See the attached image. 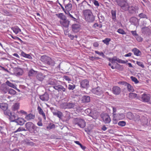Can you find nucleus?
I'll return each instance as SVG.
<instances>
[{
  "instance_id": "nucleus-1",
  "label": "nucleus",
  "mask_w": 151,
  "mask_h": 151,
  "mask_svg": "<svg viewBox=\"0 0 151 151\" xmlns=\"http://www.w3.org/2000/svg\"><path fill=\"white\" fill-rule=\"evenodd\" d=\"M85 20L89 22H94L95 17L91 11L89 9L84 10L83 12Z\"/></svg>"
},
{
  "instance_id": "nucleus-2",
  "label": "nucleus",
  "mask_w": 151,
  "mask_h": 151,
  "mask_svg": "<svg viewBox=\"0 0 151 151\" xmlns=\"http://www.w3.org/2000/svg\"><path fill=\"white\" fill-rule=\"evenodd\" d=\"M25 128L31 133L36 134L38 127L32 122H28L25 124Z\"/></svg>"
},
{
  "instance_id": "nucleus-3",
  "label": "nucleus",
  "mask_w": 151,
  "mask_h": 151,
  "mask_svg": "<svg viewBox=\"0 0 151 151\" xmlns=\"http://www.w3.org/2000/svg\"><path fill=\"white\" fill-rule=\"evenodd\" d=\"M40 60L44 63L51 66H54L55 64V63L53 59L46 55L41 56Z\"/></svg>"
},
{
  "instance_id": "nucleus-4",
  "label": "nucleus",
  "mask_w": 151,
  "mask_h": 151,
  "mask_svg": "<svg viewBox=\"0 0 151 151\" xmlns=\"http://www.w3.org/2000/svg\"><path fill=\"white\" fill-rule=\"evenodd\" d=\"M117 4L124 11H126L129 4L127 0H116Z\"/></svg>"
},
{
  "instance_id": "nucleus-5",
  "label": "nucleus",
  "mask_w": 151,
  "mask_h": 151,
  "mask_svg": "<svg viewBox=\"0 0 151 151\" xmlns=\"http://www.w3.org/2000/svg\"><path fill=\"white\" fill-rule=\"evenodd\" d=\"M63 84L64 85H65L66 87L65 88H64L62 85L58 84H57V86H53V88L59 92L62 93L64 92L66 94H67L68 92L67 89V85L65 83H63L62 84Z\"/></svg>"
},
{
  "instance_id": "nucleus-6",
  "label": "nucleus",
  "mask_w": 151,
  "mask_h": 151,
  "mask_svg": "<svg viewBox=\"0 0 151 151\" xmlns=\"http://www.w3.org/2000/svg\"><path fill=\"white\" fill-rule=\"evenodd\" d=\"M74 122L75 124L78 125L81 128H84L85 127L86 122L83 119L80 118H75Z\"/></svg>"
},
{
  "instance_id": "nucleus-7",
  "label": "nucleus",
  "mask_w": 151,
  "mask_h": 151,
  "mask_svg": "<svg viewBox=\"0 0 151 151\" xmlns=\"http://www.w3.org/2000/svg\"><path fill=\"white\" fill-rule=\"evenodd\" d=\"M150 96L149 94L144 93L141 96H138V98L144 102H148L150 100Z\"/></svg>"
},
{
  "instance_id": "nucleus-8",
  "label": "nucleus",
  "mask_w": 151,
  "mask_h": 151,
  "mask_svg": "<svg viewBox=\"0 0 151 151\" xmlns=\"http://www.w3.org/2000/svg\"><path fill=\"white\" fill-rule=\"evenodd\" d=\"M127 9L126 11L128 10L129 14H136V11L138 9V7L136 6H129L128 4Z\"/></svg>"
},
{
  "instance_id": "nucleus-9",
  "label": "nucleus",
  "mask_w": 151,
  "mask_h": 151,
  "mask_svg": "<svg viewBox=\"0 0 151 151\" xmlns=\"http://www.w3.org/2000/svg\"><path fill=\"white\" fill-rule=\"evenodd\" d=\"M75 106L74 103L71 102L68 103H63L60 105V106L62 108L65 109H70L73 108Z\"/></svg>"
},
{
  "instance_id": "nucleus-10",
  "label": "nucleus",
  "mask_w": 151,
  "mask_h": 151,
  "mask_svg": "<svg viewBox=\"0 0 151 151\" xmlns=\"http://www.w3.org/2000/svg\"><path fill=\"white\" fill-rule=\"evenodd\" d=\"M91 91L93 93L98 96H101L103 95V91L99 87L93 88Z\"/></svg>"
},
{
  "instance_id": "nucleus-11",
  "label": "nucleus",
  "mask_w": 151,
  "mask_h": 151,
  "mask_svg": "<svg viewBox=\"0 0 151 151\" xmlns=\"http://www.w3.org/2000/svg\"><path fill=\"white\" fill-rule=\"evenodd\" d=\"M81 88L87 89L90 86L89 81L87 79H84L81 81L80 82Z\"/></svg>"
},
{
  "instance_id": "nucleus-12",
  "label": "nucleus",
  "mask_w": 151,
  "mask_h": 151,
  "mask_svg": "<svg viewBox=\"0 0 151 151\" xmlns=\"http://www.w3.org/2000/svg\"><path fill=\"white\" fill-rule=\"evenodd\" d=\"M59 22L61 26L63 28H64L68 29L69 25L70 22V21L66 19L60 21Z\"/></svg>"
},
{
  "instance_id": "nucleus-13",
  "label": "nucleus",
  "mask_w": 151,
  "mask_h": 151,
  "mask_svg": "<svg viewBox=\"0 0 151 151\" xmlns=\"http://www.w3.org/2000/svg\"><path fill=\"white\" fill-rule=\"evenodd\" d=\"M101 116L103 121L105 123L108 124L111 122V118L108 114H104L101 115Z\"/></svg>"
},
{
  "instance_id": "nucleus-14",
  "label": "nucleus",
  "mask_w": 151,
  "mask_h": 151,
  "mask_svg": "<svg viewBox=\"0 0 151 151\" xmlns=\"http://www.w3.org/2000/svg\"><path fill=\"white\" fill-rule=\"evenodd\" d=\"M14 73L17 76L22 75L23 70L22 69L19 68H15L13 69Z\"/></svg>"
},
{
  "instance_id": "nucleus-15",
  "label": "nucleus",
  "mask_w": 151,
  "mask_h": 151,
  "mask_svg": "<svg viewBox=\"0 0 151 151\" xmlns=\"http://www.w3.org/2000/svg\"><path fill=\"white\" fill-rule=\"evenodd\" d=\"M80 27L81 25L79 24H74L71 26L72 30L74 32H77L79 31Z\"/></svg>"
},
{
  "instance_id": "nucleus-16",
  "label": "nucleus",
  "mask_w": 151,
  "mask_h": 151,
  "mask_svg": "<svg viewBox=\"0 0 151 151\" xmlns=\"http://www.w3.org/2000/svg\"><path fill=\"white\" fill-rule=\"evenodd\" d=\"M39 98L43 101H47L49 99V95L47 92H45L44 94L40 95Z\"/></svg>"
},
{
  "instance_id": "nucleus-17",
  "label": "nucleus",
  "mask_w": 151,
  "mask_h": 151,
  "mask_svg": "<svg viewBox=\"0 0 151 151\" xmlns=\"http://www.w3.org/2000/svg\"><path fill=\"white\" fill-rule=\"evenodd\" d=\"M112 93L115 95H119L121 92V88L117 86H114L112 88Z\"/></svg>"
},
{
  "instance_id": "nucleus-18",
  "label": "nucleus",
  "mask_w": 151,
  "mask_h": 151,
  "mask_svg": "<svg viewBox=\"0 0 151 151\" xmlns=\"http://www.w3.org/2000/svg\"><path fill=\"white\" fill-rule=\"evenodd\" d=\"M9 88L5 84H2L0 87V90L2 93H6L8 92Z\"/></svg>"
},
{
  "instance_id": "nucleus-19",
  "label": "nucleus",
  "mask_w": 151,
  "mask_h": 151,
  "mask_svg": "<svg viewBox=\"0 0 151 151\" xmlns=\"http://www.w3.org/2000/svg\"><path fill=\"white\" fill-rule=\"evenodd\" d=\"M65 10L64 11V12L65 14L67 13H68L69 12L71 11L72 8V5L69 2L68 4H65Z\"/></svg>"
},
{
  "instance_id": "nucleus-20",
  "label": "nucleus",
  "mask_w": 151,
  "mask_h": 151,
  "mask_svg": "<svg viewBox=\"0 0 151 151\" xmlns=\"http://www.w3.org/2000/svg\"><path fill=\"white\" fill-rule=\"evenodd\" d=\"M26 121L23 118H18L16 119L14 122L16 123L17 124L20 125H23Z\"/></svg>"
},
{
  "instance_id": "nucleus-21",
  "label": "nucleus",
  "mask_w": 151,
  "mask_h": 151,
  "mask_svg": "<svg viewBox=\"0 0 151 151\" xmlns=\"http://www.w3.org/2000/svg\"><path fill=\"white\" fill-rule=\"evenodd\" d=\"M113 117L114 119H115V120H121L124 118V115L122 113H118L116 114H114Z\"/></svg>"
},
{
  "instance_id": "nucleus-22",
  "label": "nucleus",
  "mask_w": 151,
  "mask_h": 151,
  "mask_svg": "<svg viewBox=\"0 0 151 151\" xmlns=\"http://www.w3.org/2000/svg\"><path fill=\"white\" fill-rule=\"evenodd\" d=\"M35 118V115L31 113L26 114L24 119L27 121H29L32 119H34Z\"/></svg>"
},
{
  "instance_id": "nucleus-23",
  "label": "nucleus",
  "mask_w": 151,
  "mask_h": 151,
  "mask_svg": "<svg viewBox=\"0 0 151 151\" xmlns=\"http://www.w3.org/2000/svg\"><path fill=\"white\" fill-rule=\"evenodd\" d=\"M37 79L38 81H42L45 77V76L41 73L37 74L36 76Z\"/></svg>"
},
{
  "instance_id": "nucleus-24",
  "label": "nucleus",
  "mask_w": 151,
  "mask_h": 151,
  "mask_svg": "<svg viewBox=\"0 0 151 151\" xmlns=\"http://www.w3.org/2000/svg\"><path fill=\"white\" fill-rule=\"evenodd\" d=\"M139 20L136 17H132L130 20L131 23L135 26H137L139 24Z\"/></svg>"
},
{
  "instance_id": "nucleus-25",
  "label": "nucleus",
  "mask_w": 151,
  "mask_h": 151,
  "mask_svg": "<svg viewBox=\"0 0 151 151\" xmlns=\"http://www.w3.org/2000/svg\"><path fill=\"white\" fill-rule=\"evenodd\" d=\"M82 101L84 103L89 102L90 101V97L88 96H83L82 98Z\"/></svg>"
},
{
  "instance_id": "nucleus-26",
  "label": "nucleus",
  "mask_w": 151,
  "mask_h": 151,
  "mask_svg": "<svg viewBox=\"0 0 151 151\" xmlns=\"http://www.w3.org/2000/svg\"><path fill=\"white\" fill-rule=\"evenodd\" d=\"M132 51L133 52L134 54L137 56H140L142 55L141 52L137 48H133L132 50Z\"/></svg>"
},
{
  "instance_id": "nucleus-27",
  "label": "nucleus",
  "mask_w": 151,
  "mask_h": 151,
  "mask_svg": "<svg viewBox=\"0 0 151 151\" xmlns=\"http://www.w3.org/2000/svg\"><path fill=\"white\" fill-rule=\"evenodd\" d=\"M48 84L53 86V87L57 86L58 84L57 81L55 79H50L49 80Z\"/></svg>"
},
{
  "instance_id": "nucleus-28",
  "label": "nucleus",
  "mask_w": 151,
  "mask_h": 151,
  "mask_svg": "<svg viewBox=\"0 0 151 151\" xmlns=\"http://www.w3.org/2000/svg\"><path fill=\"white\" fill-rule=\"evenodd\" d=\"M21 56L27 58L30 60H32L33 58L29 54H27L23 51H22L21 53Z\"/></svg>"
},
{
  "instance_id": "nucleus-29",
  "label": "nucleus",
  "mask_w": 151,
  "mask_h": 151,
  "mask_svg": "<svg viewBox=\"0 0 151 151\" xmlns=\"http://www.w3.org/2000/svg\"><path fill=\"white\" fill-rule=\"evenodd\" d=\"M19 103H16L14 104L12 106V110L13 111H17L19 108Z\"/></svg>"
},
{
  "instance_id": "nucleus-30",
  "label": "nucleus",
  "mask_w": 151,
  "mask_h": 151,
  "mask_svg": "<svg viewBox=\"0 0 151 151\" xmlns=\"http://www.w3.org/2000/svg\"><path fill=\"white\" fill-rule=\"evenodd\" d=\"M8 104L6 103H0V108L3 110L4 111L6 110L8 108Z\"/></svg>"
},
{
  "instance_id": "nucleus-31",
  "label": "nucleus",
  "mask_w": 151,
  "mask_h": 151,
  "mask_svg": "<svg viewBox=\"0 0 151 151\" xmlns=\"http://www.w3.org/2000/svg\"><path fill=\"white\" fill-rule=\"evenodd\" d=\"M37 71L34 70L33 69H31L28 73V75L29 77L35 76L37 73Z\"/></svg>"
},
{
  "instance_id": "nucleus-32",
  "label": "nucleus",
  "mask_w": 151,
  "mask_h": 151,
  "mask_svg": "<svg viewBox=\"0 0 151 151\" xmlns=\"http://www.w3.org/2000/svg\"><path fill=\"white\" fill-rule=\"evenodd\" d=\"M7 117L11 122H14L16 119V116L14 113L11 112V115H9V116Z\"/></svg>"
},
{
  "instance_id": "nucleus-33",
  "label": "nucleus",
  "mask_w": 151,
  "mask_h": 151,
  "mask_svg": "<svg viewBox=\"0 0 151 151\" xmlns=\"http://www.w3.org/2000/svg\"><path fill=\"white\" fill-rule=\"evenodd\" d=\"M56 15L60 19V21L63 20L67 19L66 17L63 13L57 14Z\"/></svg>"
},
{
  "instance_id": "nucleus-34",
  "label": "nucleus",
  "mask_w": 151,
  "mask_h": 151,
  "mask_svg": "<svg viewBox=\"0 0 151 151\" xmlns=\"http://www.w3.org/2000/svg\"><path fill=\"white\" fill-rule=\"evenodd\" d=\"M11 29L16 34H17L19 32L21 31V30L17 26H15L12 27Z\"/></svg>"
},
{
  "instance_id": "nucleus-35",
  "label": "nucleus",
  "mask_w": 151,
  "mask_h": 151,
  "mask_svg": "<svg viewBox=\"0 0 151 151\" xmlns=\"http://www.w3.org/2000/svg\"><path fill=\"white\" fill-rule=\"evenodd\" d=\"M111 13L112 16V20L114 22H116V11L112 10L111 11Z\"/></svg>"
},
{
  "instance_id": "nucleus-36",
  "label": "nucleus",
  "mask_w": 151,
  "mask_h": 151,
  "mask_svg": "<svg viewBox=\"0 0 151 151\" xmlns=\"http://www.w3.org/2000/svg\"><path fill=\"white\" fill-rule=\"evenodd\" d=\"M141 122L142 124L143 125H147L148 122L147 118L145 117H143L141 118Z\"/></svg>"
},
{
  "instance_id": "nucleus-37",
  "label": "nucleus",
  "mask_w": 151,
  "mask_h": 151,
  "mask_svg": "<svg viewBox=\"0 0 151 151\" xmlns=\"http://www.w3.org/2000/svg\"><path fill=\"white\" fill-rule=\"evenodd\" d=\"M6 86L14 88H16V85H14L13 83L9 82V81H7L6 82Z\"/></svg>"
},
{
  "instance_id": "nucleus-38",
  "label": "nucleus",
  "mask_w": 151,
  "mask_h": 151,
  "mask_svg": "<svg viewBox=\"0 0 151 151\" xmlns=\"http://www.w3.org/2000/svg\"><path fill=\"white\" fill-rule=\"evenodd\" d=\"M52 113L53 115L57 116L60 119L62 117L63 114L61 111H58L57 112H52Z\"/></svg>"
},
{
  "instance_id": "nucleus-39",
  "label": "nucleus",
  "mask_w": 151,
  "mask_h": 151,
  "mask_svg": "<svg viewBox=\"0 0 151 151\" xmlns=\"http://www.w3.org/2000/svg\"><path fill=\"white\" fill-rule=\"evenodd\" d=\"M126 86L129 92H133L134 91V90L133 87L130 84L128 83Z\"/></svg>"
},
{
  "instance_id": "nucleus-40",
  "label": "nucleus",
  "mask_w": 151,
  "mask_h": 151,
  "mask_svg": "<svg viewBox=\"0 0 151 151\" xmlns=\"http://www.w3.org/2000/svg\"><path fill=\"white\" fill-rule=\"evenodd\" d=\"M98 17L100 23H101L104 21L105 18L100 13L98 14Z\"/></svg>"
},
{
  "instance_id": "nucleus-41",
  "label": "nucleus",
  "mask_w": 151,
  "mask_h": 151,
  "mask_svg": "<svg viewBox=\"0 0 151 151\" xmlns=\"http://www.w3.org/2000/svg\"><path fill=\"white\" fill-rule=\"evenodd\" d=\"M24 143L25 144H26L27 145L29 146H34L35 145V143L31 141H29L27 139H25L24 140Z\"/></svg>"
},
{
  "instance_id": "nucleus-42",
  "label": "nucleus",
  "mask_w": 151,
  "mask_h": 151,
  "mask_svg": "<svg viewBox=\"0 0 151 151\" xmlns=\"http://www.w3.org/2000/svg\"><path fill=\"white\" fill-rule=\"evenodd\" d=\"M55 128V125L52 123H50L48 126L47 127V129L48 130H50L52 129Z\"/></svg>"
},
{
  "instance_id": "nucleus-43",
  "label": "nucleus",
  "mask_w": 151,
  "mask_h": 151,
  "mask_svg": "<svg viewBox=\"0 0 151 151\" xmlns=\"http://www.w3.org/2000/svg\"><path fill=\"white\" fill-rule=\"evenodd\" d=\"M137 94L135 93H129V98L131 99H134L137 97Z\"/></svg>"
},
{
  "instance_id": "nucleus-44",
  "label": "nucleus",
  "mask_w": 151,
  "mask_h": 151,
  "mask_svg": "<svg viewBox=\"0 0 151 151\" xmlns=\"http://www.w3.org/2000/svg\"><path fill=\"white\" fill-rule=\"evenodd\" d=\"M8 92V94H10L11 95H14L16 93V91L12 88H9Z\"/></svg>"
},
{
  "instance_id": "nucleus-45",
  "label": "nucleus",
  "mask_w": 151,
  "mask_h": 151,
  "mask_svg": "<svg viewBox=\"0 0 151 151\" xmlns=\"http://www.w3.org/2000/svg\"><path fill=\"white\" fill-rule=\"evenodd\" d=\"M2 13L4 15L6 16H9L11 15V13L7 10L5 9H2L1 10Z\"/></svg>"
},
{
  "instance_id": "nucleus-46",
  "label": "nucleus",
  "mask_w": 151,
  "mask_h": 151,
  "mask_svg": "<svg viewBox=\"0 0 151 151\" xmlns=\"http://www.w3.org/2000/svg\"><path fill=\"white\" fill-rule=\"evenodd\" d=\"M111 39L110 38H106L102 40V42L107 45L109 44V42L111 41Z\"/></svg>"
},
{
  "instance_id": "nucleus-47",
  "label": "nucleus",
  "mask_w": 151,
  "mask_h": 151,
  "mask_svg": "<svg viewBox=\"0 0 151 151\" xmlns=\"http://www.w3.org/2000/svg\"><path fill=\"white\" fill-rule=\"evenodd\" d=\"M11 111L8 109L4 111V114L5 115L7 116L8 117L9 116V115H11Z\"/></svg>"
},
{
  "instance_id": "nucleus-48",
  "label": "nucleus",
  "mask_w": 151,
  "mask_h": 151,
  "mask_svg": "<svg viewBox=\"0 0 151 151\" xmlns=\"http://www.w3.org/2000/svg\"><path fill=\"white\" fill-rule=\"evenodd\" d=\"M130 78L132 81L134 82L136 84L138 83L139 82L137 78L135 77L132 76L130 77Z\"/></svg>"
},
{
  "instance_id": "nucleus-49",
  "label": "nucleus",
  "mask_w": 151,
  "mask_h": 151,
  "mask_svg": "<svg viewBox=\"0 0 151 151\" xmlns=\"http://www.w3.org/2000/svg\"><path fill=\"white\" fill-rule=\"evenodd\" d=\"M11 37L12 38L14 39L15 40H19L22 43H23V44L25 43L23 41H22L20 38H19V37H18L17 36H13L11 35Z\"/></svg>"
},
{
  "instance_id": "nucleus-50",
  "label": "nucleus",
  "mask_w": 151,
  "mask_h": 151,
  "mask_svg": "<svg viewBox=\"0 0 151 151\" xmlns=\"http://www.w3.org/2000/svg\"><path fill=\"white\" fill-rule=\"evenodd\" d=\"M126 123L124 121H121L119 122L118 125L119 126L123 127L126 125Z\"/></svg>"
},
{
  "instance_id": "nucleus-51",
  "label": "nucleus",
  "mask_w": 151,
  "mask_h": 151,
  "mask_svg": "<svg viewBox=\"0 0 151 151\" xmlns=\"http://www.w3.org/2000/svg\"><path fill=\"white\" fill-rule=\"evenodd\" d=\"M76 86L74 85H72L69 84L68 85V88L70 90H73L75 88Z\"/></svg>"
},
{
  "instance_id": "nucleus-52",
  "label": "nucleus",
  "mask_w": 151,
  "mask_h": 151,
  "mask_svg": "<svg viewBox=\"0 0 151 151\" xmlns=\"http://www.w3.org/2000/svg\"><path fill=\"white\" fill-rule=\"evenodd\" d=\"M95 52L96 53L102 56L104 58L105 57V55L104 54L103 52H99L98 51L96 50L95 51Z\"/></svg>"
},
{
  "instance_id": "nucleus-53",
  "label": "nucleus",
  "mask_w": 151,
  "mask_h": 151,
  "mask_svg": "<svg viewBox=\"0 0 151 151\" xmlns=\"http://www.w3.org/2000/svg\"><path fill=\"white\" fill-rule=\"evenodd\" d=\"M117 32L119 33L122 35H125L126 34V32L123 29H119L117 31Z\"/></svg>"
},
{
  "instance_id": "nucleus-54",
  "label": "nucleus",
  "mask_w": 151,
  "mask_h": 151,
  "mask_svg": "<svg viewBox=\"0 0 151 151\" xmlns=\"http://www.w3.org/2000/svg\"><path fill=\"white\" fill-rule=\"evenodd\" d=\"M116 61L118 63H125L128 62L127 60L125 61L124 60H123L120 59H119V58H118Z\"/></svg>"
},
{
  "instance_id": "nucleus-55",
  "label": "nucleus",
  "mask_w": 151,
  "mask_h": 151,
  "mask_svg": "<svg viewBox=\"0 0 151 151\" xmlns=\"http://www.w3.org/2000/svg\"><path fill=\"white\" fill-rule=\"evenodd\" d=\"M136 63L139 66H140L142 68H144V65L143 64L142 62L140 61H137V62Z\"/></svg>"
},
{
  "instance_id": "nucleus-56",
  "label": "nucleus",
  "mask_w": 151,
  "mask_h": 151,
  "mask_svg": "<svg viewBox=\"0 0 151 151\" xmlns=\"http://www.w3.org/2000/svg\"><path fill=\"white\" fill-rule=\"evenodd\" d=\"M102 27V25L101 24H98V23H95L93 25V27L96 28L97 27H98L99 28H101Z\"/></svg>"
},
{
  "instance_id": "nucleus-57",
  "label": "nucleus",
  "mask_w": 151,
  "mask_h": 151,
  "mask_svg": "<svg viewBox=\"0 0 151 151\" xmlns=\"http://www.w3.org/2000/svg\"><path fill=\"white\" fill-rule=\"evenodd\" d=\"M139 17L141 18H145L147 17V16L145 14L143 13H141L139 14Z\"/></svg>"
},
{
  "instance_id": "nucleus-58",
  "label": "nucleus",
  "mask_w": 151,
  "mask_h": 151,
  "mask_svg": "<svg viewBox=\"0 0 151 151\" xmlns=\"http://www.w3.org/2000/svg\"><path fill=\"white\" fill-rule=\"evenodd\" d=\"M127 83L125 81H120L118 83L119 84H120L122 85H124L126 86L127 84Z\"/></svg>"
},
{
  "instance_id": "nucleus-59",
  "label": "nucleus",
  "mask_w": 151,
  "mask_h": 151,
  "mask_svg": "<svg viewBox=\"0 0 151 151\" xmlns=\"http://www.w3.org/2000/svg\"><path fill=\"white\" fill-rule=\"evenodd\" d=\"M4 129V125L1 124H0V132L1 133H4L3 130Z\"/></svg>"
},
{
  "instance_id": "nucleus-60",
  "label": "nucleus",
  "mask_w": 151,
  "mask_h": 151,
  "mask_svg": "<svg viewBox=\"0 0 151 151\" xmlns=\"http://www.w3.org/2000/svg\"><path fill=\"white\" fill-rule=\"evenodd\" d=\"M16 113H18L19 114H21L25 115H26L27 113L26 112L23 110H21L19 111H17Z\"/></svg>"
},
{
  "instance_id": "nucleus-61",
  "label": "nucleus",
  "mask_w": 151,
  "mask_h": 151,
  "mask_svg": "<svg viewBox=\"0 0 151 151\" xmlns=\"http://www.w3.org/2000/svg\"><path fill=\"white\" fill-rule=\"evenodd\" d=\"M91 60L92 61H93L94 60H98L100 59L99 57L96 56H91Z\"/></svg>"
},
{
  "instance_id": "nucleus-62",
  "label": "nucleus",
  "mask_w": 151,
  "mask_h": 151,
  "mask_svg": "<svg viewBox=\"0 0 151 151\" xmlns=\"http://www.w3.org/2000/svg\"><path fill=\"white\" fill-rule=\"evenodd\" d=\"M37 110L39 114L43 111L42 110V109H41V107L39 106H37Z\"/></svg>"
},
{
  "instance_id": "nucleus-63",
  "label": "nucleus",
  "mask_w": 151,
  "mask_h": 151,
  "mask_svg": "<svg viewBox=\"0 0 151 151\" xmlns=\"http://www.w3.org/2000/svg\"><path fill=\"white\" fill-rule=\"evenodd\" d=\"M63 78L66 81H71V79L68 76H64L63 77Z\"/></svg>"
},
{
  "instance_id": "nucleus-64",
  "label": "nucleus",
  "mask_w": 151,
  "mask_h": 151,
  "mask_svg": "<svg viewBox=\"0 0 151 151\" xmlns=\"http://www.w3.org/2000/svg\"><path fill=\"white\" fill-rule=\"evenodd\" d=\"M85 112L87 114H90L91 112V110L90 109H87L85 110Z\"/></svg>"
}]
</instances>
